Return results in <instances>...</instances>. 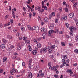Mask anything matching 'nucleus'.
I'll return each instance as SVG.
<instances>
[{"label":"nucleus","instance_id":"1","mask_svg":"<svg viewBox=\"0 0 78 78\" xmlns=\"http://www.w3.org/2000/svg\"><path fill=\"white\" fill-rule=\"evenodd\" d=\"M50 69H51L52 70H53L54 72H56L57 70V69L56 68V66H54L53 67L50 66L49 67Z\"/></svg>","mask_w":78,"mask_h":78},{"label":"nucleus","instance_id":"2","mask_svg":"<svg viewBox=\"0 0 78 78\" xmlns=\"http://www.w3.org/2000/svg\"><path fill=\"white\" fill-rule=\"evenodd\" d=\"M67 17L65 16H62L61 17V19L62 20H65L67 19Z\"/></svg>","mask_w":78,"mask_h":78},{"label":"nucleus","instance_id":"3","mask_svg":"<svg viewBox=\"0 0 78 78\" xmlns=\"http://www.w3.org/2000/svg\"><path fill=\"white\" fill-rule=\"evenodd\" d=\"M28 78H33V74L31 72H30L29 74L27 76Z\"/></svg>","mask_w":78,"mask_h":78},{"label":"nucleus","instance_id":"4","mask_svg":"<svg viewBox=\"0 0 78 78\" xmlns=\"http://www.w3.org/2000/svg\"><path fill=\"white\" fill-rule=\"evenodd\" d=\"M33 30H35L36 31H37L39 29V27L37 26H34L33 27Z\"/></svg>","mask_w":78,"mask_h":78},{"label":"nucleus","instance_id":"5","mask_svg":"<svg viewBox=\"0 0 78 78\" xmlns=\"http://www.w3.org/2000/svg\"><path fill=\"white\" fill-rule=\"evenodd\" d=\"M53 33H54V31L53 30H49V31L48 32V35L51 36V34Z\"/></svg>","mask_w":78,"mask_h":78},{"label":"nucleus","instance_id":"6","mask_svg":"<svg viewBox=\"0 0 78 78\" xmlns=\"http://www.w3.org/2000/svg\"><path fill=\"white\" fill-rule=\"evenodd\" d=\"M27 6L28 7V8L30 9H31V10H33V9L34 8V5H33L31 7L30 6L28 5H27Z\"/></svg>","mask_w":78,"mask_h":78},{"label":"nucleus","instance_id":"7","mask_svg":"<svg viewBox=\"0 0 78 78\" xmlns=\"http://www.w3.org/2000/svg\"><path fill=\"white\" fill-rule=\"evenodd\" d=\"M2 42H3V43H4L5 44H8V41L6 40L5 39H2Z\"/></svg>","mask_w":78,"mask_h":78},{"label":"nucleus","instance_id":"8","mask_svg":"<svg viewBox=\"0 0 78 78\" xmlns=\"http://www.w3.org/2000/svg\"><path fill=\"white\" fill-rule=\"evenodd\" d=\"M69 16L70 18H72L73 16H74V14L73 13H71L69 15Z\"/></svg>","mask_w":78,"mask_h":78},{"label":"nucleus","instance_id":"9","mask_svg":"<svg viewBox=\"0 0 78 78\" xmlns=\"http://www.w3.org/2000/svg\"><path fill=\"white\" fill-rule=\"evenodd\" d=\"M74 29V27H69V30L71 32H73V30Z\"/></svg>","mask_w":78,"mask_h":78},{"label":"nucleus","instance_id":"10","mask_svg":"<svg viewBox=\"0 0 78 78\" xmlns=\"http://www.w3.org/2000/svg\"><path fill=\"white\" fill-rule=\"evenodd\" d=\"M0 47L2 49H4L5 47V44H1L0 45Z\"/></svg>","mask_w":78,"mask_h":78},{"label":"nucleus","instance_id":"11","mask_svg":"<svg viewBox=\"0 0 78 78\" xmlns=\"http://www.w3.org/2000/svg\"><path fill=\"white\" fill-rule=\"evenodd\" d=\"M36 53H37V52L36 50H33L32 51V54L34 55H36Z\"/></svg>","mask_w":78,"mask_h":78},{"label":"nucleus","instance_id":"12","mask_svg":"<svg viewBox=\"0 0 78 78\" xmlns=\"http://www.w3.org/2000/svg\"><path fill=\"white\" fill-rule=\"evenodd\" d=\"M44 22H47L48 21V18L46 17L44 19Z\"/></svg>","mask_w":78,"mask_h":78},{"label":"nucleus","instance_id":"13","mask_svg":"<svg viewBox=\"0 0 78 78\" xmlns=\"http://www.w3.org/2000/svg\"><path fill=\"white\" fill-rule=\"evenodd\" d=\"M62 56H63V58L64 59H66L67 57V55H63Z\"/></svg>","mask_w":78,"mask_h":78},{"label":"nucleus","instance_id":"14","mask_svg":"<svg viewBox=\"0 0 78 78\" xmlns=\"http://www.w3.org/2000/svg\"><path fill=\"white\" fill-rule=\"evenodd\" d=\"M27 27L29 29V30H32L33 29V28L31 27V26L28 25L27 26Z\"/></svg>","mask_w":78,"mask_h":78},{"label":"nucleus","instance_id":"15","mask_svg":"<svg viewBox=\"0 0 78 78\" xmlns=\"http://www.w3.org/2000/svg\"><path fill=\"white\" fill-rule=\"evenodd\" d=\"M41 9V7H39V6H38L37 7H35V10H40Z\"/></svg>","mask_w":78,"mask_h":78},{"label":"nucleus","instance_id":"16","mask_svg":"<svg viewBox=\"0 0 78 78\" xmlns=\"http://www.w3.org/2000/svg\"><path fill=\"white\" fill-rule=\"evenodd\" d=\"M7 60V58L5 57L3 58V61L4 62H6V61Z\"/></svg>","mask_w":78,"mask_h":78},{"label":"nucleus","instance_id":"17","mask_svg":"<svg viewBox=\"0 0 78 78\" xmlns=\"http://www.w3.org/2000/svg\"><path fill=\"white\" fill-rule=\"evenodd\" d=\"M30 2H32V0H28V2L27 1L26 2V3H27L28 4H30Z\"/></svg>","mask_w":78,"mask_h":78},{"label":"nucleus","instance_id":"18","mask_svg":"<svg viewBox=\"0 0 78 78\" xmlns=\"http://www.w3.org/2000/svg\"><path fill=\"white\" fill-rule=\"evenodd\" d=\"M17 56H15L12 57V59H14L15 61H17Z\"/></svg>","mask_w":78,"mask_h":78},{"label":"nucleus","instance_id":"19","mask_svg":"<svg viewBox=\"0 0 78 78\" xmlns=\"http://www.w3.org/2000/svg\"><path fill=\"white\" fill-rule=\"evenodd\" d=\"M53 52V51H52V50H51V49H50L48 50V53H51Z\"/></svg>","mask_w":78,"mask_h":78},{"label":"nucleus","instance_id":"20","mask_svg":"<svg viewBox=\"0 0 78 78\" xmlns=\"http://www.w3.org/2000/svg\"><path fill=\"white\" fill-rule=\"evenodd\" d=\"M28 48L29 49V51H31V50H32V49H31V46L29 45L28 47Z\"/></svg>","mask_w":78,"mask_h":78},{"label":"nucleus","instance_id":"21","mask_svg":"<svg viewBox=\"0 0 78 78\" xmlns=\"http://www.w3.org/2000/svg\"><path fill=\"white\" fill-rule=\"evenodd\" d=\"M57 18H60V13H58L57 14Z\"/></svg>","mask_w":78,"mask_h":78},{"label":"nucleus","instance_id":"22","mask_svg":"<svg viewBox=\"0 0 78 78\" xmlns=\"http://www.w3.org/2000/svg\"><path fill=\"white\" fill-rule=\"evenodd\" d=\"M72 70H71V69H67L66 71V72L67 73H70V72H72Z\"/></svg>","mask_w":78,"mask_h":78},{"label":"nucleus","instance_id":"23","mask_svg":"<svg viewBox=\"0 0 78 78\" xmlns=\"http://www.w3.org/2000/svg\"><path fill=\"white\" fill-rule=\"evenodd\" d=\"M43 52L44 53H46L47 52V50L46 49V48H44L43 49Z\"/></svg>","mask_w":78,"mask_h":78},{"label":"nucleus","instance_id":"24","mask_svg":"<svg viewBox=\"0 0 78 78\" xmlns=\"http://www.w3.org/2000/svg\"><path fill=\"white\" fill-rule=\"evenodd\" d=\"M65 25L67 28H69V24L68 23H66Z\"/></svg>","mask_w":78,"mask_h":78},{"label":"nucleus","instance_id":"25","mask_svg":"<svg viewBox=\"0 0 78 78\" xmlns=\"http://www.w3.org/2000/svg\"><path fill=\"white\" fill-rule=\"evenodd\" d=\"M7 37L8 38H9V39H12V36L9 35H7Z\"/></svg>","mask_w":78,"mask_h":78},{"label":"nucleus","instance_id":"26","mask_svg":"<svg viewBox=\"0 0 78 78\" xmlns=\"http://www.w3.org/2000/svg\"><path fill=\"white\" fill-rule=\"evenodd\" d=\"M49 58L50 59H53L54 58L53 55H51L49 56Z\"/></svg>","mask_w":78,"mask_h":78},{"label":"nucleus","instance_id":"27","mask_svg":"<svg viewBox=\"0 0 78 78\" xmlns=\"http://www.w3.org/2000/svg\"><path fill=\"white\" fill-rule=\"evenodd\" d=\"M51 14L52 16H55V13L54 12H52Z\"/></svg>","mask_w":78,"mask_h":78},{"label":"nucleus","instance_id":"28","mask_svg":"<svg viewBox=\"0 0 78 78\" xmlns=\"http://www.w3.org/2000/svg\"><path fill=\"white\" fill-rule=\"evenodd\" d=\"M61 44L62 46H63V47L66 46V44H65V43L64 42H62L61 43Z\"/></svg>","mask_w":78,"mask_h":78},{"label":"nucleus","instance_id":"29","mask_svg":"<svg viewBox=\"0 0 78 78\" xmlns=\"http://www.w3.org/2000/svg\"><path fill=\"white\" fill-rule=\"evenodd\" d=\"M12 70L13 73H16V70L14 68H12Z\"/></svg>","mask_w":78,"mask_h":78},{"label":"nucleus","instance_id":"30","mask_svg":"<svg viewBox=\"0 0 78 78\" xmlns=\"http://www.w3.org/2000/svg\"><path fill=\"white\" fill-rule=\"evenodd\" d=\"M75 23H76V25H77V26H78V20L76 19L75 20Z\"/></svg>","mask_w":78,"mask_h":78},{"label":"nucleus","instance_id":"31","mask_svg":"<svg viewBox=\"0 0 78 78\" xmlns=\"http://www.w3.org/2000/svg\"><path fill=\"white\" fill-rule=\"evenodd\" d=\"M70 62V59H69L66 61V64H69Z\"/></svg>","mask_w":78,"mask_h":78},{"label":"nucleus","instance_id":"32","mask_svg":"<svg viewBox=\"0 0 78 78\" xmlns=\"http://www.w3.org/2000/svg\"><path fill=\"white\" fill-rule=\"evenodd\" d=\"M37 46L38 48H41V44L40 43H39L37 44Z\"/></svg>","mask_w":78,"mask_h":78},{"label":"nucleus","instance_id":"33","mask_svg":"<svg viewBox=\"0 0 78 78\" xmlns=\"http://www.w3.org/2000/svg\"><path fill=\"white\" fill-rule=\"evenodd\" d=\"M69 74H70V76H73V72L72 71Z\"/></svg>","mask_w":78,"mask_h":78},{"label":"nucleus","instance_id":"34","mask_svg":"<svg viewBox=\"0 0 78 78\" xmlns=\"http://www.w3.org/2000/svg\"><path fill=\"white\" fill-rule=\"evenodd\" d=\"M39 11V13H40V14H42V12H44V10H38Z\"/></svg>","mask_w":78,"mask_h":78},{"label":"nucleus","instance_id":"35","mask_svg":"<svg viewBox=\"0 0 78 78\" xmlns=\"http://www.w3.org/2000/svg\"><path fill=\"white\" fill-rule=\"evenodd\" d=\"M26 42H27V43H28V44H30V40H27Z\"/></svg>","mask_w":78,"mask_h":78},{"label":"nucleus","instance_id":"36","mask_svg":"<svg viewBox=\"0 0 78 78\" xmlns=\"http://www.w3.org/2000/svg\"><path fill=\"white\" fill-rule=\"evenodd\" d=\"M21 29L22 31H23V30H25V27H21Z\"/></svg>","mask_w":78,"mask_h":78},{"label":"nucleus","instance_id":"37","mask_svg":"<svg viewBox=\"0 0 78 78\" xmlns=\"http://www.w3.org/2000/svg\"><path fill=\"white\" fill-rule=\"evenodd\" d=\"M27 38L26 37H24L23 38V40H24V41H26V39H27Z\"/></svg>","mask_w":78,"mask_h":78},{"label":"nucleus","instance_id":"38","mask_svg":"<svg viewBox=\"0 0 78 78\" xmlns=\"http://www.w3.org/2000/svg\"><path fill=\"white\" fill-rule=\"evenodd\" d=\"M55 46L53 45L51 46V48L52 49H54L55 48Z\"/></svg>","mask_w":78,"mask_h":78},{"label":"nucleus","instance_id":"39","mask_svg":"<svg viewBox=\"0 0 78 78\" xmlns=\"http://www.w3.org/2000/svg\"><path fill=\"white\" fill-rule=\"evenodd\" d=\"M29 64H31L32 62V59H30L29 61Z\"/></svg>","mask_w":78,"mask_h":78},{"label":"nucleus","instance_id":"40","mask_svg":"<svg viewBox=\"0 0 78 78\" xmlns=\"http://www.w3.org/2000/svg\"><path fill=\"white\" fill-rule=\"evenodd\" d=\"M29 16L30 18H31L32 16V14L30 12L29 13Z\"/></svg>","mask_w":78,"mask_h":78},{"label":"nucleus","instance_id":"41","mask_svg":"<svg viewBox=\"0 0 78 78\" xmlns=\"http://www.w3.org/2000/svg\"><path fill=\"white\" fill-rule=\"evenodd\" d=\"M74 51V52H75V53H78V50L77 49H76Z\"/></svg>","mask_w":78,"mask_h":78},{"label":"nucleus","instance_id":"42","mask_svg":"<svg viewBox=\"0 0 78 78\" xmlns=\"http://www.w3.org/2000/svg\"><path fill=\"white\" fill-rule=\"evenodd\" d=\"M13 21H14V20H13V19H11L10 20V22L12 24V23H13V22H14Z\"/></svg>","mask_w":78,"mask_h":78},{"label":"nucleus","instance_id":"43","mask_svg":"<svg viewBox=\"0 0 78 78\" xmlns=\"http://www.w3.org/2000/svg\"><path fill=\"white\" fill-rule=\"evenodd\" d=\"M28 67L30 69H31V63H29Z\"/></svg>","mask_w":78,"mask_h":78},{"label":"nucleus","instance_id":"44","mask_svg":"<svg viewBox=\"0 0 78 78\" xmlns=\"http://www.w3.org/2000/svg\"><path fill=\"white\" fill-rule=\"evenodd\" d=\"M77 5V3H74L73 4V6H74V7H75L76 6V5Z\"/></svg>","mask_w":78,"mask_h":78},{"label":"nucleus","instance_id":"45","mask_svg":"<svg viewBox=\"0 0 78 78\" xmlns=\"http://www.w3.org/2000/svg\"><path fill=\"white\" fill-rule=\"evenodd\" d=\"M10 73H11V75H13V74H14L13 72H13V71H12L10 70Z\"/></svg>","mask_w":78,"mask_h":78},{"label":"nucleus","instance_id":"46","mask_svg":"<svg viewBox=\"0 0 78 78\" xmlns=\"http://www.w3.org/2000/svg\"><path fill=\"white\" fill-rule=\"evenodd\" d=\"M67 5V4H66V2H65V1H64L63 2V6H65V5Z\"/></svg>","mask_w":78,"mask_h":78},{"label":"nucleus","instance_id":"47","mask_svg":"<svg viewBox=\"0 0 78 78\" xmlns=\"http://www.w3.org/2000/svg\"><path fill=\"white\" fill-rule=\"evenodd\" d=\"M74 77H75V78H78V75L76 74H74Z\"/></svg>","mask_w":78,"mask_h":78},{"label":"nucleus","instance_id":"48","mask_svg":"<svg viewBox=\"0 0 78 78\" xmlns=\"http://www.w3.org/2000/svg\"><path fill=\"white\" fill-rule=\"evenodd\" d=\"M3 69H0V73H3Z\"/></svg>","mask_w":78,"mask_h":78},{"label":"nucleus","instance_id":"49","mask_svg":"<svg viewBox=\"0 0 78 78\" xmlns=\"http://www.w3.org/2000/svg\"><path fill=\"white\" fill-rule=\"evenodd\" d=\"M75 40L76 41H78V36H76L75 37Z\"/></svg>","mask_w":78,"mask_h":78},{"label":"nucleus","instance_id":"50","mask_svg":"<svg viewBox=\"0 0 78 78\" xmlns=\"http://www.w3.org/2000/svg\"><path fill=\"white\" fill-rule=\"evenodd\" d=\"M55 23H57L58 22V19H55Z\"/></svg>","mask_w":78,"mask_h":78},{"label":"nucleus","instance_id":"51","mask_svg":"<svg viewBox=\"0 0 78 78\" xmlns=\"http://www.w3.org/2000/svg\"><path fill=\"white\" fill-rule=\"evenodd\" d=\"M52 17V16L51 14H50L49 16V19H51V18Z\"/></svg>","mask_w":78,"mask_h":78},{"label":"nucleus","instance_id":"52","mask_svg":"<svg viewBox=\"0 0 78 78\" xmlns=\"http://www.w3.org/2000/svg\"><path fill=\"white\" fill-rule=\"evenodd\" d=\"M50 27H54V24H53V23H51L50 25Z\"/></svg>","mask_w":78,"mask_h":78},{"label":"nucleus","instance_id":"53","mask_svg":"<svg viewBox=\"0 0 78 78\" xmlns=\"http://www.w3.org/2000/svg\"><path fill=\"white\" fill-rule=\"evenodd\" d=\"M18 50H20L21 49V47L20 46H18L17 48Z\"/></svg>","mask_w":78,"mask_h":78},{"label":"nucleus","instance_id":"54","mask_svg":"<svg viewBox=\"0 0 78 78\" xmlns=\"http://www.w3.org/2000/svg\"><path fill=\"white\" fill-rule=\"evenodd\" d=\"M13 31L15 32V33H17V30L16 29H14L13 30Z\"/></svg>","mask_w":78,"mask_h":78},{"label":"nucleus","instance_id":"55","mask_svg":"<svg viewBox=\"0 0 78 78\" xmlns=\"http://www.w3.org/2000/svg\"><path fill=\"white\" fill-rule=\"evenodd\" d=\"M66 37L67 38H69V37H70V36H69V35L66 34Z\"/></svg>","mask_w":78,"mask_h":78},{"label":"nucleus","instance_id":"56","mask_svg":"<svg viewBox=\"0 0 78 78\" xmlns=\"http://www.w3.org/2000/svg\"><path fill=\"white\" fill-rule=\"evenodd\" d=\"M0 27L1 28L3 27V24L2 23L0 24Z\"/></svg>","mask_w":78,"mask_h":78},{"label":"nucleus","instance_id":"57","mask_svg":"<svg viewBox=\"0 0 78 78\" xmlns=\"http://www.w3.org/2000/svg\"><path fill=\"white\" fill-rule=\"evenodd\" d=\"M10 48L12 49L13 48H14V46L13 45H11L10 46Z\"/></svg>","mask_w":78,"mask_h":78},{"label":"nucleus","instance_id":"58","mask_svg":"<svg viewBox=\"0 0 78 78\" xmlns=\"http://www.w3.org/2000/svg\"><path fill=\"white\" fill-rule=\"evenodd\" d=\"M41 24H42V25H44V22L42 21H41Z\"/></svg>","mask_w":78,"mask_h":78},{"label":"nucleus","instance_id":"59","mask_svg":"<svg viewBox=\"0 0 78 78\" xmlns=\"http://www.w3.org/2000/svg\"><path fill=\"white\" fill-rule=\"evenodd\" d=\"M41 39H42V37H40V38H39L38 39V41H41Z\"/></svg>","mask_w":78,"mask_h":78},{"label":"nucleus","instance_id":"60","mask_svg":"<svg viewBox=\"0 0 78 78\" xmlns=\"http://www.w3.org/2000/svg\"><path fill=\"white\" fill-rule=\"evenodd\" d=\"M25 66V62H22V66Z\"/></svg>","mask_w":78,"mask_h":78},{"label":"nucleus","instance_id":"61","mask_svg":"<svg viewBox=\"0 0 78 78\" xmlns=\"http://www.w3.org/2000/svg\"><path fill=\"white\" fill-rule=\"evenodd\" d=\"M20 35V33H17L16 34V36H19V35Z\"/></svg>","mask_w":78,"mask_h":78},{"label":"nucleus","instance_id":"62","mask_svg":"<svg viewBox=\"0 0 78 78\" xmlns=\"http://www.w3.org/2000/svg\"><path fill=\"white\" fill-rule=\"evenodd\" d=\"M54 77H55V78H58V76L57 75H55L54 76Z\"/></svg>","mask_w":78,"mask_h":78},{"label":"nucleus","instance_id":"63","mask_svg":"<svg viewBox=\"0 0 78 78\" xmlns=\"http://www.w3.org/2000/svg\"><path fill=\"white\" fill-rule=\"evenodd\" d=\"M48 45H51V42H48Z\"/></svg>","mask_w":78,"mask_h":78},{"label":"nucleus","instance_id":"64","mask_svg":"<svg viewBox=\"0 0 78 78\" xmlns=\"http://www.w3.org/2000/svg\"><path fill=\"white\" fill-rule=\"evenodd\" d=\"M8 15H6L5 17V19H7V18H8Z\"/></svg>","mask_w":78,"mask_h":78}]
</instances>
